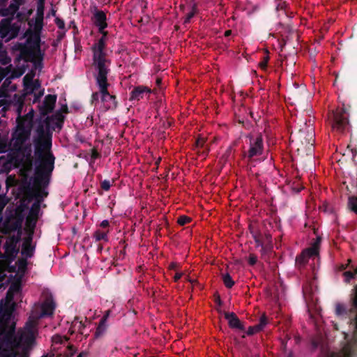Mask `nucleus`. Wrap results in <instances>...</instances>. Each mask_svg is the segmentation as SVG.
<instances>
[{"label": "nucleus", "instance_id": "nucleus-1", "mask_svg": "<svg viewBox=\"0 0 357 357\" xmlns=\"http://www.w3.org/2000/svg\"><path fill=\"white\" fill-rule=\"evenodd\" d=\"M36 136L33 138L35 147L34 175L31 195L35 198L28 216L37 218L40 210V204L48 195L46 188L50 185L52 172L54 169L55 157L51 151L52 132L47 126H38Z\"/></svg>", "mask_w": 357, "mask_h": 357}, {"label": "nucleus", "instance_id": "nucleus-2", "mask_svg": "<svg viewBox=\"0 0 357 357\" xmlns=\"http://www.w3.org/2000/svg\"><path fill=\"white\" fill-rule=\"evenodd\" d=\"M24 36L26 37L24 43H17L15 45V50L20 52L15 60L32 63L36 70H40L43 68L45 57V52L41 50L40 36L37 33H33L31 29L26 31Z\"/></svg>", "mask_w": 357, "mask_h": 357}, {"label": "nucleus", "instance_id": "nucleus-3", "mask_svg": "<svg viewBox=\"0 0 357 357\" xmlns=\"http://www.w3.org/2000/svg\"><path fill=\"white\" fill-rule=\"evenodd\" d=\"M106 47V40H104V38H99L91 47L92 66L96 74L109 73L110 72L109 66L112 62L107 58Z\"/></svg>", "mask_w": 357, "mask_h": 357}, {"label": "nucleus", "instance_id": "nucleus-4", "mask_svg": "<svg viewBox=\"0 0 357 357\" xmlns=\"http://www.w3.org/2000/svg\"><path fill=\"white\" fill-rule=\"evenodd\" d=\"M352 305L356 314L354 319L355 332L351 341L346 342L339 352H326L324 357H353L357 350V291L351 297Z\"/></svg>", "mask_w": 357, "mask_h": 357}, {"label": "nucleus", "instance_id": "nucleus-5", "mask_svg": "<svg viewBox=\"0 0 357 357\" xmlns=\"http://www.w3.org/2000/svg\"><path fill=\"white\" fill-rule=\"evenodd\" d=\"M109 73L95 74L96 84L98 86L101 94V102L103 104L105 110H114L117 107L116 97L111 95L108 91L109 84L107 80Z\"/></svg>", "mask_w": 357, "mask_h": 357}, {"label": "nucleus", "instance_id": "nucleus-6", "mask_svg": "<svg viewBox=\"0 0 357 357\" xmlns=\"http://www.w3.org/2000/svg\"><path fill=\"white\" fill-rule=\"evenodd\" d=\"M299 128L296 132H291V138L294 137L299 140L302 144L313 145L314 142V132L312 128V120L299 119Z\"/></svg>", "mask_w": 357, "mask_h": 357}, {"label": "nucleus", "instance_id": "nucleus-7", "mask_svg": "<svg viewBox=\"0 0 357 357\" xmlns=\"http://www.w3.org/2000/svg\"><path fill=\"white\" fill-rule=\"evenodd\" d=\"M328 119L333 130L342 132L349 127V114L343 107L332 111Z\"/></svg>", "mask_w": 357, "mask_h": 357}, {"label": "nucleus", "instance_id": "nucleus-8", "mask_svg": "<svg viewBox=\"0 0 357 357\" xmlns=\"http://www.w3.org/2000/svg\"><path fill=\"white\" fill-rule=\"evenodd\" d=\"M249 149L243 153V156L248 159L249 163L255 161V157L260 156L264 153V139L261 134L257 136L249 135Z\"/></svg>", "mask_w": 357, "mask_h": 357}, {"label": "nucleus", "instance_id": "nucleus-9", "mask_svg": "<svg viewBox=\"0 0 357 357\" xmlns=\"http://www.w3.org/2000/svg\"><path fill=\"white\" fill-rule=\"evenodd\" d=\"M321 238L318 236L315 238L310 247L303 250L302 252L296 258V266L298 268L305 266L308 262V259L312 257H318L319 255L320 244Z\"/></svg>", "mask_w": 357, "mask_h": 357}, {"label": "nucleus", "instance_id": "nucleus-10", "mask_svg": "<svg viewBox=\"0 0 357 357\" xmlns=\"http://www.w3.org/2000/svg\"><path fill=\"white\" fill-rule=\"evenodd\" d=\"M21 239L20 234L10 236L3 245L4 253L0 252V258H7L8 261H13L19 252L17 245Z\"/></svg>", "mask_w": 357, "mask_h": 357}, {"label": "nucleus", "instance_id": "nucleus-11", "mask_svg": "<svg viewBox=\"0 0 357 357\" xmlns=\"http://www.w3.org/2000/svg\"><path fill=\"white\" fill-rule=\"evenodd\" d=\"M15 152L10 156V162H14L16 166L24 163V159L29 160L31 157V149L30 144L13 146Z\"/></svg>", "mask_w": 357, "mask_h": 357}, {"label": "nucleus", "instance_id": "nucleus-12", "mask_svg": "<svg viewBox=\"0 0 357 357\" xmlns=\"http://www.w3.org/2000/svg\"><path fill=\"white\" fill-rule=\"evenodd\" d=\"M31 134L30 128H26L22 123H19L16 130L12 135L13 140V146H20L25 143L29 138Z\"/></svg>", "mask_w": 357, "mask_h": 357}, {"label": "nucleus", "instance_id": "nucleus-13", "mask_svg": "<svg viewBox=\"0 0 357 357\" xmlns=\"http://www.w3.org/2000/svg\"><path fill=\"white\" fill-rule=\"evenodd\" d=\"M1 231L3 234H10L12 232L17 231L16 235L20 234L22 238V227L14 221L12 217L6 218L2 223Z\"/></svg>", "mask_w": 357, "mask_h": 357}, {"label": "nucleus", "instance_id": "nucleus-14", "mask_svg": "<svg viewBox=\"0 0 357 357\" xmlns=\"http://www.w3.org/2000/svg\"><path fill=\"white\" fill-rule=\"evenodd\" d=\"M91 20L93 24L98 28V31L107 27V16L104 11L95 8Z\"/></svg>", "mask_w": 357, "mask_h": 357}, {"label": "nucleus", "instance_id": "nucleus-15", "mask_svg": "<svg viewBox=\"0 0 357 357\" xmlns=\"http://www.w3.org/2000/svg\"><path fill=\"white\" fill-rule=\"evenodd\" d=\"M44 10L45 5H42L41 1L37 2L36 17L34 26L35 31L33 33H37L39 35L43 26Z\"/></svg>", "mask_w": 357, "mask_h": 357}, {"label": "nucleus", "instance_id": "nucleus-16", "mask_svg": "<svg viewBox=\"0 0 357 357\" xmlns=\"http://www.w3.org/2000/svg\"><path fill=\"white\" fill-rule=\"evenodd\" d=\"M13 314V308L8 305H0V325H7Z\"/></svg>", "mask_w": 357, "mask_h": 357}, {"label": "nucleus", "instance_id": "nucleus-17", "mask_svg": "<svg viewBox=\"0 0 357 357\" xmlns=\"http://www.w3.org/2000/svg\"><path fill=\"white\" fill-rule=\"evenodd\" d=\"M151 93V89L146 86L139 85L137 86H135L132 91L130 92V96L129 100L130 101L137 100L139 101V100L142 99L144 98V96L145 94H149Z\"/></svg>", "mask_w": 357, "mask_h": 357}, {"label": "nucleus", "instance_id": "nucleus-18", "mask_svg": "<svg viewBox=\"0 0 357 357\" xmlns=\"http://www.w3.org/2000/svg\"><path fill=\"white\" fill-rule=\"evenodd\" d=\"M223 314L225 318L228 321V324L230 328L239 329L241 331L244 330V326L235 313L224 312Z\"/></svg>", "mask_w": 357, "mask_h": 357}, {"label": "nucleus", "instance_id": "nucleus-19", "mask_svg": "<svg viewBox=\"0 0 357 357\" xmlns=\"http://www.w3.org/2000/svg\"><path fill=\"white\" fill-rule=\"evenodd\" d=\"M56 101V95L48 94L46 96L43 103V107L41 109L42 113L44 114L51 113L54 108Z\"/></svg>", "mask_w": 357, "mask_h": 357}, {"label": "nucleus", "instance_id": "nucleus-20", "mask_svg": "<svg viewBox=\"0 0 357 357\" xmlns=\"http://www.w3.org/2000/svg\"><path fill=\"white\" fill-rule=\"evenodd\" d=\"M56 304L52 298H47L41 305L40 317L51 316L54 314Z\"/></svg>", "mask_w": 357, "mask_h": 357}, {"label": "nucleus", "instance_id": "nucleus-21", "mask_svg": "<svg viewBox=\"0 0 357 357\" xmlns=\"http://www.w3.org/2000/svg\"><path fill=\"white\" fill-rule=\"evenodd\" d=\"M11 19L5 18L0 21V36L1 38H8L12 28Z\"/></svg>", "mask_w": 357, "mask_h": 357}, {"label": "nucleus", "instance_id": "nucleus-22", "mask_svg": "<svg viewBox=\"0 0 357 357\" xmlns=\"http://www.w3.org/2000/svg\"><path fill=\"white\" fill-rule=\"evenodd\" d=\"M342 276L344 281L347 283H352L354 287L352 290H357V267L354 270L346 271L343 272Z\"/></svg>", "mask_w": 357, "mask_h": 357}, {"label": "nucleus", "instance_id": "nucleus-23", "mask_svg": "<svg viewBox=\"0 0 357 357\" xmlns=\"http://www.w3.org/2000/svg\"><path fill=\"white\" fill-rule=\"evenodd\" d=\"M11 79L12 77H7L3 82L2 85L0 87V98L1 97H7L8 91H15L17 89L16 86L11 84Z\"/></svg>", "mask_w": 357, "mask_h": 357}, {"label": "nucleus", "instance_id": "nucleus-24", "mask_svg": "<svg viewBox=\"0 0 357 357\" xmlns=\"http://www.w3.org/2000/svg\"><path fill=\"white\" fill-rule=\"evenodd\" d=\"M36 245L22 244L21 255L22 257L30 259L33 257Z\"/></svg>", "mask_w": 357, "mask_h": 357}, {"label": "nucleus", "instance_id": "nucleus-25", "mask_svg": "<svg viewBox=\"0 0 357 357\" xmlns=\"http://www.w3.org/2000/svg\"><path fill=\"white\" fill-rule=\"evenodd\" d=\"M15 263L17 265V274L20 275L21 277L26 273L27 270V259L24 257L19 258Z\"/></svg>", "mask_w": 357, "mask_h": 357}, {"label": "nucleus", "instance_id": "nucleus-26", "mask_svg": "<svg viewBox=\"0 0 357 357\" xmlns=\"http://www.w3.org/2000/svg\"><path fill=\"white\" fill-rule=\"evenodd\" d=\"M183 276H184V279L187 280L188 282L191 285L190 288L194 289L195 287V284H197V282L195 280H188V276L184 275V273L181 271L178 270L177 271H175L173 278L175 282H177Z\"/></svg>", "mask_w": 357, "mask_h": 357}, {"label": "nucleus", "instance_id": "nucleus-27", "mask_svg": "<svg viewBox=\"0 0 357 357\" xmlns=\"http://www.w3.org/2000/svg\"><path fill=\"white\" fill-rule=\"evenodd\" d=\"M27 78L28 75H25L23 79L25 88L30 90L29 93H32L34 90H36L40 87V84L38 81L33 82L31 78L27 81Z\"/></svg>", "mask_w": 357, "mask_h": 357}, {"label": "nucleus", "instance_id": "nucleus-28", "mask_svg": "<svg viewBox=\"0 0 357 357\" xmlns=\"http://www.w3.org/2000/svg\"><path fill=\"white\" fill-rule=\"evenodd\" d=\"M198 13V9L196 3L192 6L191 11L188 13L184 20L183 24H186L190 23V20Z\"/></svg>", "mask_w": 357, "mask_h": 357}, {"label": "nucleus", "instance_id": "nucleus-29", "mask_svg": "<svg viewBox=\"0 0 357 357\" xmlns=\"http://www.w3.org/2000/svg\"><path fill=\"white\" fill-rule=\"evenodd\" d=\"M24 3V0H13L8 8L14 15L19 9L20 6Z\"/></svg>", "mask_w": 357, "mask_h": 357}, {"label": "nucleus", "instance_id": "nucleus-30", "mask_svg": "<svg viewBox=\"0 0 357 357\" xmlns=\"http://www.w3.org/2000/svg\"><path fill=\"white\" fill-rule=\"evenodd\" d=\"M37 222V218H33L27 215L25 220L24 228L36 229Z\"/></svg>", "mask_w": 357, "mask_h": 357}, {"label": "nucleus", "instance_id": "nucleus-31", "mask_svg": "<svg viewBox=\"0 0 357 357\" xmlns=\"http://www.w3.org/2000/svg\"><path fill=\"white\" fill-rule=\"evenodd\" d=\"M255 241H256L257 245L261 247L260 252H261V257L266 260V255H268V253L270 252L271 248H268V246H265L263 243L259 241L256 238H255Z\"/></svg>", "mask_w": 357, "mask_h": 357}, {"label": "nucleus", "instance_id": "nucleus-32", "mask_svg": "<svg viewBox=\"0 0 357 357\" xmlns=\"http://www.w3.org/2000/svg\"><path fill=\"white\" fill-rule=\"evenodd\" d=\"M26 66L22 65L21 67L14 69L11 73L12 78H17L21 77L26 71Z\"/></svg>", "mask_w": 357, "mask_h": 357}, {"label": "nucleus", "instance_id": "nucleus-33", "mask_svg": "<svg viewBox=\"0 0 357 357\" xmlns=\"http://www.w3.org/2000/svg\"><path fill=\"white\" fill-rule=\"evenodd\" d=\"M222 281L225 287L230 289L234 284V281L229 273L222 275Z\"/></svg>", "mask_w": 357, "mask_h": 357}, {"label": "nucleus", "instance_id": "nucleus-34", "mask_svg": "<svg viewBox=\"0 0 357 357\" xmlns=\"http://www.w3.org/2000/svg\"><path fill=\"white\" fill-rule=\"evenodd\" d=\"M14 221L22 227V223L24 220V215L22 211H16L15 215L12 216Z\"/></svg>", "mask_w": 357, "mask_h": 357}, {"label": "nucleus", "instance_id": "nucleus-35", "mask_svg": "<svg viewBox=\"0 0 357 357\" xmlns=\"http://www.w3.org/2000/svg\"><path fill=\"white\" fill-rule=\"evenodd\" d=\"M335 314L337 316L345 317L347 314L345 305L341 303H337L335 307Z\"/></svg>", "mask_w": 357, "mask_h": 357}, {"label": "nucleus", "instance_id": "nucleus-36", "mask_svg": "<svg viewBox=\"0 0 357 357\" xmlns=\"http://www.w3.org/2000/svg\"><path fill=\"white\" fill-rule=\"evenodd\" d=\"M93 237L95 238L96 241H100L102 240H103L105 241H108L107 233L104 232V231H101L100 230H96L94 232Z\"/></svg>", "mask_w": 357, "mask_h": 357}, {"label": "nucleus", "instance_id": "nucleus-37", "mask_svg": "<svg viewBox=\"0 0 357 357\" xmlns=\"http://www.w3.org/2000/svg\"><path fill=\"white\" fill-rule=\"evenodd\" d=\"M267 324L268 318L266 315L264 313L259 319V323L255 325V328H257V329H260L261 331L267 325Z\"/></svg>", "mask_w": 357, "mask_h": 357}, {"label": "nucleus", "instance_id": "nucleus-38", "mask_svg": "<svg viewBox=\"0 0 357 357\" xmlns=\"http://www.w3.org/2000/svg\"><path fill=\"white\" fill-rule=\"evenodd\" d=\"M348 205L352 211L357 213V197H355V196L349 197Z\"/></svg>", "mask_w": 357, "mask_h": 357}, {"label": "nucleus", "instance_id": "nucleus-39", "mask_svg": "<svg viewBox=\"0 0 357 357\" xmlns=\"http://www.w3.org/2000/svg\"><path fill=\"white\" fill-rule=\"evenodd\" d=\"M106 322L107 321L102 322V320L100 319L99 324L96 328V336H97V337L100 336L105 333V331H106V328H107Z\"/></svg>", "mask_w": 357, "mask_h": 357}, {"label": "nucleus", "instance_id": "nucleus-40", "mask_svg": "<svg viewBox=\"0 0 357 357\" xmlns=\"http://www.w3.org/2000/svg\"><path fill=\"white\" fill-rule=\"evenodd\" d=\"M106 322L107 321L102 322V320L100 319L99 324L96 328V336H97V337L100 336L105 333V331H106V328H107Z\"/></svg>", "mask_w": 357, "mask_h": 357}, {"label": "nucleus", "instance_id": "nucleus-41", "mask_svg": "<svg viewBox=\"0 0 357 357\" xmlns=\"http://www.w3.org/2000/svg\"><path fill=\"white\" fill-rule=\"evenodd\" d=\"M309 286H310V290H317L318 288L317 286V276L316 273H314V269H313V277L312 279H310L308 280Z\"/></svg>", "mask_w": 357, "mask_h": 357}, {"label": "nucleus", "instance_id": "nucleus-42", "mask_svg": "<svg viewBox=\"0 0 357 357\" xmlns=\"http://www.w3.org/2000/svg\"><path fill=\"white\" fill-rule=\"evenodd\" d=\"M19 30H20V29L18 26H15V25L12 24V28L10 29V32L8 35V38L6 39V42H8L10 39H13V38L17 37L18 35V33H19Z\"/></svg>", "mask_w": 357, "mask_h": 357}, {"label": "nucleus", "instance_id": "nucleus-43", "mask_svg": "<svg viewBox=\"0 0 357 357\" xmlns=\"http://www.w3.org/2000/svg\"><path fill=\"white\" fill-rule=\"evenodd\" d=\"M11 68H12L11 65H10L4 68L0 66V83L1 82L3 79L5 78L8 75V73L10 72Z\"/></svg>", "mask_w": 357, "mask_h": 357}, {"label": "nucleus", "instance_id": "nucleus-44", "mask_svg": "<svg viewBox=\"0 0 357 357\" xmlns=\"http://www.w3.org/2000/svg\"><path fill=\"white\" fill-rule=\"evenodd\" d=\"M191 221H192V219L187 215H181L177 219V223L181 226H183L186 224H188Z\"/></svg>", "mask_w": 357, "mask_h": 357}, {"label": "nucleus", "instance_id": "nucleus-45", "mask_svg": "<svg viewBox=\"0 0 357 357\" xmlns=\"http://www.w3.org/2000/svg\"><path fill=\"white\" fill-rule=\"evenodd\" d=\"M13 261H10L7 258H0V271H6L8 265L12 264Z\"/></svg>", "mask_w": 357, "mask_h": 357}, {"label": "nucleus", "instance_id": "nucleus-46", "mask_svg": "<svg viewBox=\"0 0 357 357\" xmlns=\"http://www.w3.org/2000/svg\"><path fill=\"white\" fill-rule=\"evenodd\" d=\"M11 59L8 56L6 51L0 54V63L1 65H7L10 63Z\"/></svg>", "mask_w": 357, "mask_h": 357}, {"label": "nucleus", "instance_id": "nucleus-47", "mask_svg": "<svg viewBox=\"0 0 357 357\" xmlns=\"http://www.w3.org/2000/svg\"><path fill=\"white\" fill-rule=\"evenodd\" d=\"M213 297H214V301L215 303L218 305V307L216 308V310H218V312L220 313V314H222L224 312H222L220 307L222 305V302L221 301V298H220V296L219 295V294L218 293V291H216L214 295H213Z\"/></svg>", "mask_w": 357, "mask_h": 357}, {"label": "nucleus", "instance_id": "nucleus-48", "mask_svg": "<svg viewBox=\"0 0 357 357\" xmlns=\"http://www.w3.org/2000/svg\"><path fill=\"white\" fill-rule=\"evenodd\" d=\"M277 3L276 9L277 10H284L286 12V9L288 6V4L282 0H275Z\"/></svg>", "mask_w": 357, "mask_h": 357}, {"label": "nucleus", "instance_id": "nucleus-49", "mask_svg": "<svg viewBox=\"0 0 357 357\" xmlns=\"http://www.w3.org/2000/svg\"><path fill=\"white\" fill-rule=\"evenodd\" d=\"M52 119L55 120L56 122L63 123L64 122V116L61 112H57L54 114L52 115Z\"/></svg>", "mask_w": 357, "mask_h": 357}, {"label": "nucleus", "instance_id": "nucleus-50", "mask_svg": "<svg viewBox=\"0 0 357 357\" xmlns=\"http://www.w3.org/2000/svg\"><path fill=\"white\" fill-rule=\"evenodd\" d=\"M99 98L101 99V94H100V91L99 90L98 92H93L91 95V102L92 105H96V102H98L99 100Z\"/></svg>", "mask_w": 357, "mask_h": 357}, {"label": "nucleus", "instance_id": "nucleus-51", "mask_svg": "<svg viewBox=\"0 0 357 357\" xmlns=\"http://www.w3.org/2000/svg\"><path fill=\"white\" fill-rule=\"evenodd\" d=\"M269 61V56L268 55L263 57L262 61H261L259 63V66L262 70H266L267 68L268 62Z\"/></svg>", "mask_w": 357, "mask_h": 357}, {"label": "nucleus", "instance_id": "nucleus-52", "mask_svg": "<svg viewBox=\"0 0 357 357\" xmlns=\"http://www.w3.org/2000/svg\"><path fill=\"white\" fill-rule=\"evenodd\" d=\"M206 140L203 137H199L195 142V146L197 149H204Z\"/></svg>", "mask_w": 357, "mask_h": 357}, {"label": "nucleus", "instance_id": "nucleus-53", "mask_svg": "<svg viewBox=\"0 0 357 357\" xmlns=\"http://www.w3.org/2000/svg\"><path fill=\"white\" fill-rule=\"evenodd\" d=\"M111 185L112 183L109 180H104L100 183L101 188L105 191H108L110 189Z\"/></svg>", "mask_w": 357, "mask_h": 357}, {"label": "nucleus", "instance_id": "nucleus-54", "mask_svg": "<svg viewBox=\"0 0 357 357\" xmlns=\"http://www.w3.org/2000/svg\"><path fill=\"white\" fill-rule=\"evenodd\" d=\"M20 285H21L20 279H18V280L16 282H14V283L10 284V286L9 287L8 290H9V291H11V290H21Z\"/></svg>", "mask_w": 357, "mask_h": 357}, {"label": "nucleus", "instance_id": "nucleus-55", "mask_svg": "<svg viewBox=\"0 0 357 357\" xmlns=\"http://www.w3.org/2000/svg\"><path fill=\"white\" fill-rule=\"evenodd\" d=\"M248 264L250 265V266H254L257 264V257L256 255L255 254H250L249 255V257H248Z\"/></svg>", "mask_w": 357, "mask_h": 357}, {"label": "nucleus", "instance_id": "nucleus-56", "mask_svg": "<svg viewBox=\"0 0 357 357\" xmlns=\"http://www.w3.org/2000/svg\"><path fill=\"white\" fill-rule=\"evenodd\" d=\"M54 22L59 29H65V22H64L63 20H62L59 17H56L54 20Z\"/></svg>", "mask_w": 357, "mask_h": 357}, {"label": "nucleus", "instance_id": "nucleus-57", "mask_svg": "<svg viewBox=\"0 0 357 357\" xmlns=\"http://www.w3.org/2000/svg\"><path fill=\"white\" fill-rule=\"evenodd\" d=\"M261 330L260 329H257V328H255V326H250L247 331V335H252L255 333H257L259 332H260Z\"/></svg>", "mask_w": 357, "mask_h": 357}, {"label": "nucleus", "instance_id": "nucleus-58", "mask_svg": "<svg viewBox=\"0 0 357 357\" xmlns=\"http://www.w3.org/2000/svg\"><path fill=\"white\" fill-rule=\"evenodd\" d=\"M33 236H26L23 238L22 244L36 245L33 243Z\"/></svg>", "mask_w": 357, "mask_h": 357}, {"label": "nucleus", "instance_id": "nucleus-59", "mask_svg": "<svg viewBox=\"0 0 357 357\" xmlns=\"http://www.w3.org/2000/svg\"><path fill=\"white\" fill-rule=\"evenodd\" d=\"M13 15V13H11L10 10L8 7L7 8H3L0 10V15L3 17H6L8 15Z\"/></svg>", "mask_w": 357, "mask_h": 357}, {"label": "nucleus", "instance_id": "nucleus-60", "mask_svg": "<svg viewBox=\"0 0 357 357\" xmlns=\"http://www.w3.org/2000/svg\"><path fill=\"white\" fill-rule=\"evenodd\" d=\"M7 272L13 273H17V265L16 264L15 265H8V268L6 270Z\"/></svg>", "mask_w": 357, "mask_h": 357}, {"label": "nucleus", "instance_id": "nucleus-61", "mask_svg": "<svg viewBox=\"0 0 357 357\" xmlns=\"http://www.w3.org/2000/svg\"><path fill=\"white\" fill-rule=\"evenodd\" d=\"M313 291H303V296L306 302H308V300L312 298Z\"/></svg>", "mask_w": 357, "mask_h": 357}, {"label": "nucleus", "instance_id": "nucleus-62", "mask_svg": "<svg viewBox=\"0 0 357 357\" xmlns=\"http://www.w3.org/2000/svg\"><path fill=\"white\" fill-rule=\"evenodd\" d=\"M99 158H100V154L96 149L93 148L91 150V158L95 160Z\"/></svg>", "mask_w": 357, "mask_h": 357}, {"label": "nucleus", "instance_id": "nucleus-63", "mask_svg": "<svg viewBox=\"0 0 357 357\" xmlns=\"http://www.w3.org/2000/svg\"><path fill=\"white\" fill-rule=\"evenodd\" d=\"M178 266H179L178 264H177L176 262H172L169 265V268L170 271H178Z\"/></svg>", "mask_w": 357, "mask_h": 357}, {"label": "nucleus", "instance_id": "nucleus-64", "mask_svg": "<svg viewBox=\"0 0 357 357\" xmlns=\"http://www.w3.org/2000/svg\"><path fill=\"white\" fill-rule=\"evenodd\" d=\"M24 231L26 236H33L35 232V229L30 228H24Z\"/></svg>", "mask_w": 357, "mask_h": 357}]
</instances>
